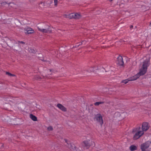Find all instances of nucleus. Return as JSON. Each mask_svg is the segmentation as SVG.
Returning a JSON list of instances; mask_svg holds the SVG:
<instances>
[{"label":"nucleus","instance_id":"nucleus-1","mask_svg":"<svg viewBox=\"0 0 151 151\" xmlns=\"http://www.w3.org/2000/svg\"><path fill=\"white\" fill-rule=\"evenodd\" d=\"M142 63V66L140 69L139 72L137 73L139 77L144 75L146 73L147 67L150 65V59H146Z\"/></svg>","mask_w":151,"mask_h":151},{"label":"nucleus","instance_id":"nucleus-2","mask_svg":"<svg viewBox=\"0 0 151 151\" xmlns=\"http://www.w3.org/2000/svg\"><path fill=\"white\" fill-rule=\"evenodd\" d=\"M132 133L133 134V139L136 140L142 136L144 132L141 129V127H139L134 129L132 131Z\"/></svg>","mask_w":151,"mask_h":151},{"label":"nucleus","instance_id":"nucleus-3","mask_svg":"<svg viewBox=\"0 0 151 151\" xmlns=\"http://www.w3.org/2000/svg\"><path fill=\"white\" fill-rule=\"evenodd\" d=\"M44 26L37 27L39 31L44 33H50L52 30L51 27L49 25L43 24Z\"/></svg>","mask_w":151,"mask_h":151},{"label":"nucleus","instance_id":"nucleus-4","mask_svg":"<svg viewBox=\"0 0 151 151\" xmlns=\"http://www.w3.org/2000/svg\"><path fill=\"white\" fill-rule=\"evenodd\" d=\"M151 144V142L147 141L142 144L140 146V149L142 151H151L149 147Z\"/></svg>","mask_w":151,"mask_h":151},{"label":"nucleus","instance_id":"nucleus-5","mask_svg":"<svg viewBox=\"0 0 151 151\" xmlns=\"http://www.w3.org/2000/svg\"><path fill=\"white\" fill-rule=\"evenodd\" d=\"M64 141L68 145V147L70 150L72 151H81L78 148H76L75 145L73 143H70V142L66 139H64Z\"/></svg>","mask_w":151,"mask_h":151},{"label":"nucleus","instance_id":"nucleus-6","mask_svg":"<svg viewBox=\"0 0 151 151\" xmlns=\"http://www.w3.org/2000/svg\"><path fill=\"white\" fill-rule=\"evenodd\" d=\"M95 119L100 124L102 125L103 124V122L102 119V116L100 114H98L96 115L95 116Z\"/></svg>","mask_w":151,"mask_h":151},{"label":"nucleus","instance_id":"nucleus-7","mask_svg":"<svg viewBox=\"0 0 151 151\" xmlns=\"http://www.w3.org/2000/svg\"><path fill=\"white\" fill-rule=\"evenodd\" d=\"M70 18H74L76 19H79L81 15L80 14L78 13H73L69 14L68 16Z\"/></svg>","mask_w":151,"mask_h":151},{"label":"nucleus","instance_id":"nucleus-8","mask_svg":"<svg viewBox=\"0 0 151 151\" xmlns=\"http://www.w3.org/2000/svg\"><path fill=\"white\" fill-rule=\"evenodd\" d=\"M149 126L148 123L147 122H144L142 123V130L144 131H146L149 128Z\"/></svg>","mask_w":151,"mask_h":151},{"label":"nucleus","instance_id":"nucleus-9","mask_svg":"<svg viewBox=\"0 0 151 151\" xmlns=\"http://www.w3.org/2000/svg\"><path fill=\"white\" fill-rule=\"evenodd\" d=\"M117 63L120 66H122L123 65L124 63L123 60V58L122 56H119L118 57Z\"/></svg>","mask_w":151,"mask_h":151},{"label":"nucleus","instance_id":"nucleus-10","mask_svg":"<svg viewBox=\"0 0 151 151\" xmlns=\"http://www.w3.org/2000/svg\"><path fill=\"white\" fill-rule=\"evenodd\" d=\"M25 33L26 34H31L34 33L35 32V31L34 30L30 28H28L27 29H25Z\"/></svg>","mask_w":151,"mask_h":151},{"label":"nucleus","instance_id":"nucleus-11","mask_svg":"<svg viewBox=\"0 0 151 151\" xmlns=\"http://www.w3.org/2000/svg\"><path fill=\"white\" fill-rule=\"evenodd\" d=\"M139 77L137 73L134 76L129 78V81H134L137 79Z\"/></svg>","mask_w":151,"mask_h":151},{"label":"nucleus","instance_id":"nucleus-12","mask_svg":"<svg viewBox=\"0 0 151 151\" xmlns=\"http://www.w3.org/2000/svg\"><path fill=\"white\" fill-rule=\"evenodd\" d=\"M139 77L137 73L134 76L129 78V81H134L137 79Z\"/></svg>","mask_w":151,"mask_h":151},{"label":"nucleus","instance_id":"nucleus-13","mask_svg":"<svg viewBox=\"0 0 151 151\" xmlns=\"http://www.w3.org/2000/svg\"><path fill=\"white\" fill-rule=\"evenodd\" d=\"M57 106L59 108L63 111H66V108L61 104H57Z\"/></svg>","mask_w":151,"mask_h":151},{"label":"nucleus","instance_id":"nucleus-14","mask_svg":"<svg viewBox=\"0 0 151 151\" xmlns=\"http://www.w3.org/2000/svg\"><path fill=\"white\" fill-rule=\"evenodd\" d=\"M137 147L134 145H131L129 147V149L131 151H133L137 150Z\"/></svg>","mask_w":151,"mask_h":151},{"label":"nucleus","instance_id":"nucleus-15","mask_svg":"<svg viewBox=\"0 0 151 151\" xmlns=\"http://www.w3.org/2000/svg\"><path fill=\"white\" fill-rule=\"evenodd\" d=\"M30 118L34 121H36L37 120V117L32 114L30 115Z\"/></svg>","mask_w":151,"mask_h":151},{"label":"nucleus","instance_id":"nucleus-16","mask_svg":"<svg viewBox=\"0 0 151 151\" xmlns=\"http://www.w3.org/2000/svg\"><path fill=\"white\" fill-rule=\"evenodd\" d=\"M90 142V140L85 141L84 142H83L84 145L86 147H89L91 145L89 143Z\"/></svg>","mask_w":151,"mask_h":151},{"label":"nucleus","instance_id":"nucleus-17","mask_svg":"<svg viewBox=\"0 0 151 151\" xmlns=\"http://www.w3.org/2000/svg\"><path fill=\"white\" fill-rule=\"evenodd\" d=\"M104 103V102L103 101H99V102H95L94 104L95 106H98L100 104H103Z\"/></svg>","mask_w":151,"mask_h":151},{"label":"nucleus","instance_id":"nucleus-18","mask_svg":"<svg viewBox=\"0 0 151 151\" xmlns=\"http://www.w3.org/2000/svg\"><path fill=\"white\" fill-rule=\"evenodd\" d=\"M129 81V78H128L127 79L123 80L122 81V82L125 84H126Z\"/></svg>","mask_w":151,"mask_h":151},{"label":"nucleus","instance_id":"nucleus-19","mask_svg":"<svg viewBox=\"0 0 151 151\" xmlns=\"http://www.w3.org/2000/svg\"><path fill=\"white\" fill-rule=\"evenodd\" d=\"M29 52H32L34 53H35L36 52L35 50L33 49H30L29 50Z\"/></svg>","mask_w":151,"mask_h":151},{"label":"nucleus","instance_id":"nucleus-20","mask_svg":"<svg viewBox=\"0 0 151 151\" xmlns=\"http://www.w3.org/2000/svg\"><path fill=\"white\" fill-rule=\"evenodd\" d=\"M47 129L48 131H52L53 130V128L52 126H50L47 128Z\"/></svg>","mask_w":151,"mask_h":151},{"label":"nucleus","instance_id":"nucleus-21","mask_svg":"<svg viewBox=\"0 0 151 151\" xmlns=\"http://www.w3.org/2000/svg\"><path fill=\"white\" fill-rule=\"evenodd\" d=\"M84 42H85V41H82V42H80L79 43H78L77 44V45H76V46H78L79 45H80L81 44H83V43H84Z\"/></svg>","mask_w":151,"mask_h":151},{"label":"nucleus","instance_id":"nucleus-22","mask_svg":"<svg viewBox=\"0 0 151 151\" xmlns=\"http://www.w3.org/2000/svg\"><path fill=\"white\" fill-rule=\"evenodd\" d=\"M6 74L7 75H8L9 76H14V75H13V74H11V73H9V72H6Z\"/></svg>","mask_w":151,"mask_h":151},{"label":"nucleus","instance_id":"nucleus-23","mask_svg":"<svg viewBox=\"0 0 151 151\" xmlns=\"http://www.w3.org/2000/svg\"><path fill=\"white\" fill-rule=\"evenodd\" d=\"M54 2L55 4V6H57V5L58 1L57 0H54Z\"/></svg>","mask_w":151,"mask_h":151},{"label":"nucleus","instance_id":"nucleus-24","mask_svg":"<svg viewBox=\"0 0 151 151\" xmlns=\"http://www.w3.org/2000/svg\"><path fill=\"white\" fill-rule=\"evenodd\" d=\"M90 69V71L92 72L93 71L94 68L93 67H91Z\"/></svg>","mask_w":151,"mask_h":151},{"label":"nucleus","instance_id":"nucleus-25","mask_svg":"<svg viewBox=\"0 0 151 151\" xmlns=\"http://www.w3.org/2000/svg\"><path fill=\"white\" fill-rule=\"evenodd\" d=\"M19 43H21V44H25V42H23V41H19Z\"/></svg>","mask_w":151,"mask_h":151},{"label":"nucleus","instance_id":"nucleus-26","mask_svg":"<svg viewBox=\"0 0 151 151\" xmlns=\"http://www.w3.org/2000/svg\"><path fill=\"white\" fill-rule=\"evenodd\" d=\"M36 78L37 79L39 80L41 78H40V76H38L37 77V78Z\"/></svg>","mask_w":151,"mask_h":151},{"label":"nucleus","instance_id":"nucleus-27","mask_svg":"<svg viewBox=\"0 0 151 151\" xmlns=\"http://www.w3.org/2000/svg\"><path fill=\"white\" fill-rule=\"evenodd\" d=\"M45 77L47 78H50L49 77H48L47 76H46Z\"/></svg>","mask_w":151,"mask_h":151},{"label":"nucleus","instance_id":"nucleus-28","mask_svg":"<svg viewBox=\"0 0 151 151\" xmlns=\"http://www.w3.org/2000/svg\"><path fill=\"white\" fill-rule=\"evenodd\" d=\"M133 26H132V25H131V26H130V28H131H131H133Z\"/></svg>","mask_w":151,"mask_h":151},{"label":"nucleus","instance_id":"nucleus-29","mask_svg":"<svg viewBox=\"0 0 151 151\" xmlns=\"http://www.w3.org/2000/svg\"><path fill=\"white\" fill-rule=\"evenodd\" d=\"M51 70H49V72H51Z\"/></svg>","mask_w":151,"mask_h":151},{"label":"nucleus","instance_id":"nucleus-30","mask_svg":"<svg viewBox=\"0 0 151 151\" xmlns=\"http://www.w3.org/2000/svg\"><path fill=\"white\" fill-rule=\"evenodd\" d=\"M91 142H92L91 141ZM92 143L94 145V142H92Z\"/></svg>","mask_w":151,"mask_h":151},{"label":"nucleus","instance_id":"nucleus-31","mask_svg":"<svg viewBox=\"0 0 151 151\" xmlns=\"http://www.w3.org/2000/svg\"><path fill=\"white\" fill-rule=\"evenodd\" d=\"M113 0H109L110 1H111Z\"/></svg>","mask_w":151,"mask_h":151},{"label":"nucleus","instance_id":"nucleus-32","mask_svg":"<svg viewBox=\"0 0 151 151\" xmlns=\"http://www.w3.org/2000/svg\"><path fill=\"white\" fill-rule=\"evenodd\" d=\"M66 17H68V16H66Z\"/></svg>","mask_w":151,"mask_h":151}]
</instances>
